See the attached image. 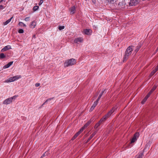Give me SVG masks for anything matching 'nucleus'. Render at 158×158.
Returning <instances> with one entry per match:
<instances>
[{
    "mask_svg": "<svg viewBox=\"0 0 158 158\" xmlns=\"http://www.w3.org/2000/svg\"><path fill=\"white\" fill-rule=\"evenodd\" d=\"M133 50V46H129L127 48L125 52L124 57L123 58V62H124L127 60L129 57L131 56Z\"/></svg>",
    "mask_w": 158,
    "mask_h": 158,
    "instance_id": "1",
    "label": "nucleus"
},
{
    "mask_svg": "<svg viewBox=\"0 0 158 158\" xmlns=\"http://www.w3.org/2000/svg\"><path fill=\"white\" fill-rule=\"evenodd\" d=\"M76 61L75 59L72 58L66 60L64 63V66L67 67L76 64Z\"/></svg>",
    "mask_w": 158,
    "mask_h": 158,
    "instance_id": "2",
    "label": "nucleus"
},
{
    "mask_svg": "<svg viewBox=\"0 0 158 158\" xmlns=\"http://www.w3.org/2000/svg\"><path fill=\"white\" fill-rule=\"evenodd\" d=\"M16 97V96H14L13 97H11L10 98H9L6 100H5L3 102V104H6L7 105L10 104L12 102V100L14 99H15V98Z\"/></svg>",
    "mask_w": 158,
    "mask_h": 158,
    "instance_id": "3",
    "label": "nucleus"
},
{
    "mask_svg": "<svg viewBox=\"0 0 158 158\" xmlns=\"http://www.w3.org/2000/svg\"><path fill=\"white\" fill-rule=\"evenodd\" d=\"M139 136V133H135L131 141V143H132L136 141Z\"/></svg>",
    "mask_w": 158,
    "mask_h": 158,
    "instance_id": "4",
    "label": "nucleus"
},
{
    "mask_svg": "<svg viewBox=\"0 0 158 158\" xmlns=\"http://www.w3.org/2000/svg\"><path fill=\"white\" fill-rule=\"evenodd\" d=\"M117 109L116 106H115L112 108V109L107 113L106 115L109 118L111 115V114L115 111Z\"/></svg>",
    "mask_w": 158,
    "mask_h": 158,
    "instance_id": "5",
    "label": "nucleus"
},
{
    "mask_svg": "<svg viewBox=\"0 0 158 158\" xmlns=\"http://www.w3.org/2000/svg\"><path fill=\"white\" fill-rule=\"evenodd\" d=\"M117 109L116 106H115L112 108V109L107 113L106 115L109 118L111 115V114L115 111Z\"/></svg>",
    "mask_w": 158,
    "mask_h": 158,
    "instance_id": "6",
    "label": "nucleus"
},
{
    "mask_svg": "<svg viewBox=\"0 0 158 158\" xmlns=\"http://www.w3.org/2000/svg\"><path fill=\"white\" fill-rule=\"evenodd\" d=\"M117 109L116 106H115L112 108V109L107 113L106 115L109 118L111 115V114L115 111Z\"/></svg>",
    "mask_w": 158,
    "mask_h": 158,
    "instance_id": "7",
    "label": "nucleus"
},
{
    "mask_svg": "<svg viewBox=\"0 0 158 158\" xmlns=\"http://www.w3.org/2000/svg\"><path fill=\"white\" fill-rule=\"evenodd\" d=\"M117 109L116 106H115L112 108V109L107 113L106 115L109 118L111 115V114L115 111Z\"/></svg>",
    "mask_w": 158,
    "mask_h": 158,
    "instance_id": "8",
    "label": "nucleus"
},
{
    "mask_svg": "<svg viewBox=\"0 0 158 158\" xmlns=\"http://www.w3.org/2000/svg\"><path fill=\"white\" fill-rule=\"evenodd\" d=\"M117 109L116 106H115L112 108V109L107 113L106 115L109 118L111 115V114L115 111Z\"/></svg>",
    "mask_w": 158,
    "mask_h": 158,
    "instance_id": "9",
    "label": "nucleus"
},
{
    "mask_svg": "<svg viewBox=\"0 0 158 158\" xmlns=\"http://www.w3.org/2000/svg\"><path fill=\"white\" fill-rule=\"evenodd\" d=\"M117 109L116 106H115L112 108V109L107 113L106 115L109 118L111 115V114L115 111Z\"/></svg>",
    "mask_w": 158,
    "mask_h": 158,
    "instance_id": "10",
    "label": "nucleus"
},
{
    "mask_svg": "<svg viewBox=\"0 0 158 158\" xmlns=\"http://www.w3.org/2000/svg\"><path fill=\"white\" fill-rule=\"evenodd\" d=\"M117 109L116 106H115L112 108V109L107 113L106 115L109 118L111 115V114L115 111Z\"/></svg>",
    "mask_w": 158,
    "mask_h": 158,
    "instance_id": "11",
    "label": "nucleus"
},
{
    "mask_svg": "<svg viewBox=\"0 0 158 158\" xmlns=\"http://www.w3.org/2000/svg\"><path fill=\"white\" fill-rule=\"evenodd\" d=\"M117 109L116 106H115L112 108V109L107 113L106 115L109 118L111 115V114L115 111Z\"/></svg>",
    "mask_w": 158,
    "mask_h": 158,
    "instance_id": "12",
    "label": "nucleus"
},
{
    "mask_svg": "<svg viewBox=\"0 0 158 158\" xmlns=\"http://www.w3.org/2000/svg\"><path fill=\"white\" fill-rule=\"evenodd\" d=\"M117 109L116 106H115L112 108V109L107 113L106 115L109 118L111 115V114L115 111Z\"/></svg>",
    "mask_w": 158,
    "mask_h": 158,
    "instance_id": "13",
    "label": "nucleus"
},
{
    "mask_svg": "<svg viewBox=\"0 0 158 158\" xmlns=\"http://www.w3.org/2000/svg\"><path fill=\"white\" fill-rule=\"evenodd\" d=\"M83 39L82 38L80 37L76 38L74 40V42L76 44H79L80 43L82 42Z\"/></svg>",
    "mask_w": 158,
    "mask_h": 158,
    "instance_id": "14",
    "label": "nucleus"
},
{
    "mask_svg": "<svg viewBox=\"0 0 158 158\" xmlns=\"http://www.w3.org/2000/svg\"><path fill=\"white\" fill-rule=\"evenodd\" d=\"M91 122V120H89L88 122H87L80 130V131L82 132L84 129L87 127L90 123Z\"/></svg>",
    "mask_w": 158,
    "mask_h": 158,
    "instance_id": "15",
    "label": "nucleus"
},
{
    "mask_svg": "<svg viewBox=\"0 0 158 158\" xmlns=\"http://www.w3.org/2000/svg\"><path fill=\"white\" fill-rule=\"evenodd\" d=\"M11 47L10 45H7L4 47L1 50L2 52H4L8 50L11 49Z\"/></svg>",
    "mask_w": 158,
    "mask_h": 158,
    "instance_id": "16",
    "label": "nucleus"
},
{
    "mask_svg": "<svg viewBox=\"0 0 158 158\" xmlns=\"http://www.w3.org/2000/svg\"><path fill=\"white\" fill-rule=\"evenodd\" d=\"M138 1H130L129 5L130 6H132L136 5L138 3Z\"/></svg>",
    "mask_w": 158,
    "mask_h": 158,
    "instance_id": "17",
    "label": "nucleus"
},
{
    "mask_svg": "<svg viewBox=\"0 0 158 158\" xmlns=\"http://www.w3.org/2000/svg\"><path fill=\"white\" fill-rule=\"evenodd\" d=\"M70 13L71 14H74L76 10L75 7V6H73L70 8L69 9Z\"/></svg>",
    "mask_w": 158,
    "mask_h": 158,
    "instance_id": "18",
    "label": "nucleus"
},
{
    "mask_svg": "<svg viewBox=\"0 0 158 158\" xmlns=\"http://www.w3.org/2000/svg\"><path fill=\"white\" fill-rule=\"evenodd\" d=\"M84 33L85 34L89 35L91 34L92 33L91 30L89 29H86L84 30Z\"/></svg>",
    "mask_w": 158,
    "mask_h": 158,
    "instance_id": "19",
    "label": "nucleus"
},
{
    "mask_svg": "<svg viewBox=\"0 0 158 158\" xmlns=\"http://www.w3.org/2000/svg\"><path fill=\"white\" fill-rule=\"evenodd\" d=\"M97 131H95L90 136L86 142H88L96 134Z\"/></svg>",
    "mask_w": 158,
    "mask_h": 158,
    "instance_id": "20",
    "label": "nucleus"
},
{
    "mask_svg": "<svg viewBox=\"0 0 158 158\" xmlns=\"http://www.w3.org/2000/svg\"><path fill=\"white\" fill-rule=\"evenodd\" d=\"M36 25V22L34 21L31 23L30 27L31 28H34Z\"/></svg>",
    "mask_w": 158,
    "mask_h": 158,
    "instance_id": "21",
    "label": "nucleus"
},
{
    "mask_svg": "<svg viewBox=\"0 0 158 158\" xmlns=\"http://www.w3.org/2000/svg\"><path fill=\"white\" fill-rule=\"evenodd\" d=\"M158 70V64L155 69L152 71L150 74V76H153L155 73Z\"/></svg>",
    "mask_w": 158,
    "mask_h": 158,
    "instance_id": "22",
    "label": "nucleus"
},
{
    "mask_svg": "<svg viewBox=\"0 0 158 158\" xmlns=\"http://www.w3.org/2000/svg\"><path fill=\"white\" fill-rule=\"evenodd\" d=\"M13 63V61H11L9 63L5 65L4 67V69H6L9 67Z\"/></svg>",
    "mask_w": 158,
    "mask_h": 158,
    "instance_id": "23",
    "label": "nucleus"
},
{
    "mask_svg": "<svg viewBox=\"0 0 158 158\" xmlns=\"http://www.w3.org/2000/svg\"><path fill=\"white\" fill-rule=\"evenodd\" d=\"M13 78V79L14 80V81H16L18 79L20 78L21 77L20 75H17L12 77Z\"/></svg>",
    "mask_w": 158,
    "mask_h": 158,
    "instance_id": "24",
    "label": "nucleus"
},
{
    "mask_svg": "<svg viewBox=\"0 0 158 158\" xmlns=\"http://www.w3.org/2000/svg\"><path fill=\"white\" fill-rule=\"evenodd\" d=\"M13 81H14L13 79V78L12 77H10V78H9L8 79L6 80L5 81V82H6V83H8V82H13Z\"/></svg>",
    "mask_w": 158,
    "mask_h": 158,
    "instance_id": "25",
    "label": "nucleus"
},
{
    "mask_svg": "<svg viewBox=\"0 0 158 158\" xmlns=\"http://www.w3.org/2000/svg\"><path fill=\"white\" fill-rule=\"evenodd\" d=\"M81 132L80 131H78L72 138V140H74L78 135H79Z\"/></svg>",
    "mask_w": 158,
    "mask_h": 158,
    "instance_id": "26",
    "label": "nucleus"
},
{
    "mask_svg": "<svg viewBox=\"0 0 158 158\" xmlns=\"http://www.w3.org/2000/svg\"><path fill=\"white\" fill-rule=\"evenodd\" d=\"M106 90L105 89H104V90L102 91L101 93L99 94V97L97 99V100L96 101H97L98 102V101L101 98V97L103 94V93Z\"/></svg>",
    "mask_w": 158,
    "mask_h": 158,
    "instance_id": "27",
    "label": "nucleus"
},
{
    "mask_svg": "<svg viewBox=\"0 0 158 158\" xmlns=\"http://www.w3.org/2000/svg\"><path fill=\"white\" fill-rule=\"evenodd\" d=\"M12 18H13V17H12L10 19L6 20V22H5L3 24L4 25L7 24L11 21Z\"/></svg>",
    "mask_w": 158,
    "mask_h": 158,
    "instance_id": "28",
    "label": "nucleus"
},
{
    "mask_svg": "<svg viewBox=\"0 0 158 158\" xmlns=\"http://www.w3.org/2000/svg\"><path fill=\"white\" fill-rule=\"evenodd\" d=\"M108 118V117L107 116L106 114L100 120V121H101V122H102Z\"/></svg>",
    "mask_w": 158,
    "mask_h": 158,
    "instance_id": "29",
    "label": "nucleus"
},
{
    "mask_svg": "<svg viewBox=\"0 0 158 158\" xmlns=\"http://www.w3.org/2000/svg\"><path fill=\"white\" fill-rule=\"evenodd\" d=\"M19 25L21 27H26V25L22 22H20L19 23Z\"/></svg>",
    "mask_w": 158,
    "mask_h": 158,
    "instance_id": "30",
    "label": "nucleus"
},
{
    "mask_svg": "<svg viewBox=\"0 0 158 158\" xmlns=\"http://www.w3.org/2000/svg\"><path fill=\"white\" fill-rule=\"evenodd\" d=\"M143 155V154L140 153L136 156V158H142Z\"/></svg>",
    "mask_w": 158,
    "mask_h": 158,
    "instance_id": "31",
    "label": "nucleus"
},
{
    "mask_svg": "<svg viewBox=\"0 0 158 158\" xmlns=\"http://www.w3.org/2000/svg\"><path fill=\"white\" fill-rule=\"evenodd\" d=\"M6 56L3 53H0V59H2L6 57Z\"/></svg>",
    "mask_w": 158,
    "mask_h": 158,
    "instance_id": "32",
    "label": "nucleus"
},
{
    "mask_svg": "<svg viewBox=\"0 0 158 158\" xmlns=\"http://www.w3.org/2000/svg\"><path fill=\"white\" fill-rule=\"evenodd\" d=\"M101 121H100V120L98 122V123H96V125H95V126H94V128H97L98 126L100 125V123H101Z\"/></svg>",
    "mask_w": 158,
    "mask_h": 158,
    "instance_id": "33",
    "label": "nucleus"
},
{
    "mask_svg": "<svg viewBox=\"0 0 158 158\" xmlns=\"http://www.w3.org/2000/svg\"><path fill=\"white\" fill-rule=\"evenodd\" d=\"M39 7L38 6H34L33 8V10L34 11H35L38 10L39 9Z\"/></svg>",
    "mask_w": 158,
    "mask_h": 158,
    "instance_id": "34",
    "label": "nucleus"
},
{
    "mask_svg": "<svg viewBox=\"0 0 158 158\" xmlns=\"http://www.w3.org/2000/svg\"><path fill=\"white\" fill-rule=\"evenodd\" d=\"M98 103L97 101H95L92 106L94 108L97 105Z\"/></svg>",
    "mask_w": 158,
    "mask_h": 158,
    "instance_id": "35",
    "label": "nucleus"
},
{
    "mask_svg": "<svg viewBox=\"0 0 158 158\" xmlns=\"http://www.w3.org/2000/svg\"><path fill=\"white\" fill-rule=\"evenodd\" d=\"M156 88H157L156 86V85L154 86L152 88V89L150 91V92H151V93H152Z\"/></svg>",
    "mask_w": 158,
    "mask_h": 158,
    "instance_id": "36",
    "label": "nucleus"
},
{
    "mask_svg": "<svg viewBox=\"0 0 158 158\" xmlns=\"http://www.w3.org/2000/svg\"><path fill=\"white\" fill-rule=\"evenodd\" d=\"M148 97H147L146 96H145V97L144 98V99L143 100V101L142 102V103L143 104L144 103V102H146V101L147 100V99L148 98Z\"/></svg>",
    "mask_w": 158,
    "mask_h": 158,
    "instance_id": "37",
    "label": "nucleus"
},
{
    "mask_svg": "<svg viewBox=\"0 0 158 158\" xmlns=\"http://www.w3.org/2000/svg\"><path fill=\"white\" fill-rule=\"evenodd\" d=\"M64 28V26H59L58 27V29L60 30H61Z\"/></svg>",
    "mask_w": 158,
    "mask_h": 158,
    "instance_id": "38",
    "label": "nucleus"
},
{
    "mask_svg": "<svg viewBox=\"0 0 158 158\" xmlns=\"http://www.w3.org/2000/svg\"><path fill=\"white\" fill-rule=\"evenodd\" d=\"M140 48V47L139 46H137L136 47V49L135 50V51L137 52L139 50V48Z\"/></svg>",
    "mask_w": 158,
    "mask_h": 158,
    "instance_id": "39",
    "label": "nucleus"
},
{
    "mask_svg": "<svg viewBox=\"0 0 158 158\" xmlns=\"http://www.w3.org/2000/svg\"><path fill=\"white\" fill-rule=\"evenodd\" d=\"M18 32L20 33H23L24 32L23 30V29H20L19 30Z\"/></svg>",
    "mask_w": 158,
    "mask_h": 158,
    "instance_id": "40",
    "label": "nucleus"
},
{
    "mask_svg": "<svg viewBox=\"0 0 158 158\" xmlns=\"http://www.w3.org/2000/svg\"><path fill=\"white\" fill-rule=\"evenodd\" d=\"M51 100V99H48L47 100L45 101V102H44V103H43V105H42V106H43V105H44V104H45L47 102H48L49 101H50Z\"/></svg>",
    "mask_w": 158,
    "mask_h": 158,
    "instance_id": "41",
    "label": "nucleus"
},
{
    "mask_svg": "<svg viewBox=\"0 0 158 158\" xmlns=\"http://www.w3.org/2000/svg\"><path fill=\"white\" fill-rule=\"evenodd\" d=\"M152 93H151V92L150 91L146 96L148 98Z\"/></svg>",
    "mask_w": 158,
    "mask_h": 158,
    "instance_id": "42",
    "label": "nucleus"
},
{
    "mask_svg": "<svg viewBox=\"0 0 158 158\" xmlns=\"http://www.w3.org/2000/svg\"><path fill=\"white\" fill-rule=\"evenodd\" d=\"M152 93H151V92L150 91L146 96L148 98Z\"/></svg>",
    "mask_w": 158,
    "mask_h": 158,
    "instance_id": "43",
    "label": "nucleus"
},
{
    "mask_svg": "<svg viewBox=\"0 0 158 158\" xmlns=\"http://www.w3.org/2000/svg\"><path fill=\"white\" fill-rule=\"evenodd\" d=\"M4 8L5 6H4L2 5H0V9H2Z\"/></svg>",
    "mask_w": 158,
    "mask_h": 158,
    "instance_id": "44",
    "label": "nucleus"
},
{
    "mask_svg": "<svg viewBox=\"0 0 158 158\" xmlns=\"http://www.w3.org/2000/svg\"><path fill=\"white\" fill-rule=\"evenodd\" d=\"M2 3H3L4 4H6L5 1H1L0 2V3L2 4Z\"/></svg>",
    "mask_w": 158,
    "mask_h": 158,
    "instance_id": "45",
    "label": "nucleus"
},
{
    "mask_svg": "<svg viewBox=\"0 0 158 158\" xmlns=\"http://www.w3.org/2000/svg\"><path fill=\"white\" fill-rule=\"evenodd\" d=\"M29 17H26L25 19V20L26 21H28L29 20Z\"/></svg>",
    "mask_w": 158,
    "mask_h": 158,
    "instance_id": "46",
    "label": "nucleus"
},
{
    "mask_svg": "<svg viewBox=\"0 0 158 158\" xmlns=\"http://www.w3.org/2000/svg\"><path fill=\"white\" fill-rule=\"evenodd\" d=\"M47 153L46 152L42 155V156H41V157H44L45 156H47Z\"/></svg>",
    "mask_w": 158,
    "mask_h": 158,
    "instance_id": "47",
    "label": "nucleus"
},
{
    "mask_svg": "<svg viewBox=\"0 0 158 158\" xmlns=\"http://www.w3.org/2000/svg\"><path fill=\"white\" fill-rule=\"evenodd\" d=\"M47 153L46 152L42 155V156H41V157H44L45 156H47Z\"/></svg>",
    "mask_w": 158,
    "mask_h": 158,
    "instance_id": "48",
    "label": "nucleus"
},
{
    "mask_svg": "<svg viewBox=\"0 0 158 158\" xmlns=\"http://www.w3.org/2000/svg\"><path fill=\"white\" fill-rule=\"evenodd\" d=\"M40 85V84L39 83H37L35 84V86L36 87H38Z\"/></svg>",
    "mask_w": 158,
    "mask_h": 158,
    "instance_id": "49",
    "label": "nucleus"
},
{
    "mask_svg": "<svg viewBox=\"0 0 158 158\" xmlns=\"http://www.w3.org/2000/svg\"><path fill=\"white\" fill-rule=\"evenodd\" d=\"M43 3V1H40V2L39 3V5H40Z\"/></svg>",
    "mask_w": 158,
    "mask_h": 158,
    "instance_id": "50",
    "label": "nucleus"
},
{
    "mask_svg": "<svg viewBox=\"0 0 158 158\" xmlns=\"http://www.w3.org/2000/svg\"><path fill=\"white\" fill-rule=\"evenodd\" d=\"M94 108L92 106L90 109L89 111H92L94 110Z\"/></svg>",
    "mask_w": 158,
    "mask_h": 158,
    "instance_id": "51",
    "label": "nucleus"
},
{
    "mask_svg": "<svg viewBox=\"0 0 158 158\" xmlns=\"http://www.w3.org/2000/svg\"><path fill=\"white\" fill-rule=\"evenodd\" d=\"M156 50H157V51L158 50V48H157V49Z\"/></svg>",
    "mask_w": 158,
    "mask_h": 158,
    "instance_id": "52",
    "label": "nucleus"
}]
</instances>
